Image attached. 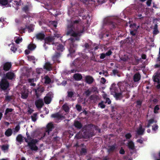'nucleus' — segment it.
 <instances>
[{
  "mask_svg": "<svg viewBox=\"0 0 160 160\" xmlns=\"http://www.w3.org/2000/svg\"><path fill=\"white\" fill-rule=\"evenodd\" d=\"M159 109L158 106H156L154 108V113H157L158 112V111Z\"/></svg>",
  "mask_w": 160,
  "mask_h": 160,
  "instance_id": "nucleus-40",
  "label": "nucleus"
},
{
  "mask_svg": "<svg viewBox=\"0 0 160 160\" xmlns=\"http://www.w3.org/2000/svg\"><path fill=\"white\" fill-rule=\"evenodd\" d=\"M15 75L13 72H9L6 74V77L9 79H12L14 77Z\"/></svg>",
  "mask_w": 160,
  "mask_h": 160,
  "instance_id": "nucleus-21",
  "label": "nucleus"
},
{
  "mask_svg": "<svg viewBox=\"0 0 160 160\" xmlns=\"http://www.w3.org/2000/svg\"><path fill=\"white\" fill-rule=\"evenodd\" d=\"M74 125L78 129H80L82 127V124L79 122L77 121H74Z\"/></svg>",
  "mask_w": 160,
  "mask_h": 160,
  "instance_id": "nucleus-16",
  "label": "nucleus"
},
{
  "mask_svg": "<svg viewBox=\"0 0 160 160\" xmlns=\"http://www.w3.org/2000/svg\"><path fill=\"white\" fill-rule=\"evenodd\" d=\"M13 110V109L12 108H7L5 110V115H6L9 112H12V111Z\"/></svg>",
  "mask_w": 160,
  "mask_h": 160,
  "instance_id": "nucleus-39",
  "label": "nucleus"
},
{
  "mask_svg": "<svg viewBox=\"0 0 160 160\" xmlns=\"http://www.w3.org/2000/svg\"><path fill=\"white\" fill-rule=\"evenodd\" d=\"M106 101L105 102L107 103L108 104H110L111 103V101L110 100L109 98H106Z\"/></svg>",
  "mask_w": 160,
  "mask_h": 160,
  "instance_id": "nucleus-49",
  "label": "nucleus"
},
{
  "mask_svg": "<svg viewBox=\"0 0 160 160\" xmlns=\"http://www.w3.org/2000/svg\"><path fill=\"white\" fill-rule=\"evenodd\" d=\"M119 152H120V153L121 154H123L125 152H124V150L123 149H121L120 150Z\"/></svg>",
  "mask_w": 160,
  "mask_h": 160,
  "instance_id": "nucleus-62",
  "label": "nucleus"
},
{
  "mask_svg": "<svg viewBox=\"0 0 160 160\" xmlns=\"http://www.w3.org/2000/svg\"><path fill=\"white\" fill-rule=\"evenodd\" d=\"M52 37H54V39H55V38L56 37L57 38H59L60 37L62 38V37L61 36V35L58 33H56L54 34V36Z\"/></svg>",
  "mask_w": 160,
  "mask_h": 160,
  "instance_id": "nucleus-44",
  "label": "nucleus"
},
{
  "mask_svg": "<svg viewBox=\"0 0 160 160\" xmlns=\"http://www.w3.org/2000/svg\"><path fill=\"white\" fill-rule=\"evenodd\" d=\"M85 93L87 96H88L90 95V94L91 93V91H90L89 90H88L85 92Z\"/></svg>",
  "mask_w": 160,
  "mask_h": 160,
  "instance_id": "nucleus-52",
  "label": "nucleus"
},
{
  "mask_svg": "<svg viewBox=\"0 0 160 160\" xmlns=\"http://www.w3.org/2000/svg\"><path fill=\"white\" fill-rule=\"evenodd\" d=\"M35 103L36 107L38 109L41 108L44 104L42 99L41 98H39L36 100Z\"/></svg>",
  "mask_w": 160,
  "mask_h": 160,
  "instance_id": "nucleus-3",
  "label": "nucleus"
},
{
  "mask_svg": "<svg viewBox=\"0 0 160 160\" xmlns=\"http://www.w3.org/2000/svg\"><path fill=\"white\" fill-rule=\"evenodd\" d=\"M86 152V150L85 148H82L81 151L82 154H85Z\"/></svg>",
  "mask_w": 160,
  "mask_h": 160,
  "instance_id": "nucleus-47",
  "label": "nucleus"
},
{
  "mask_svg": "<svg viewBox=\"0 0 160 160\" xmlns=\"http://www.w3.org/2000/svg\"><path fill=\"white\" fill-rule=\"evenodd\" d=\"M9 148V145L8 144L3 145L1 146V149L2 150L5 151L8 150Z\"/></svg>",
  "mask_w": 160,
  "mask_h": 160,
  "instance_id": "nucleus-33",
  "label": "nucleus"
},
{
  "mask_svg": "<svg viewBox=\"0 0 160 160\" xmlns=\"http://www.w3.org/2000/svg\"><path fill=\"white\" fill-rule=\"evenodd\" d=\"M52 44L53 45H55V46H57L56 48L58 50L62 52L63 51V46L60 44L58 43H52Z\"/></svg>",
  "mask_w": 160,
  "mask_h": 160,
  "instance_id": "nucleus-11",
  "label": "nucleus"
},
{
  "mask_svg": "<svg viewBox=\"0 0 160 160\" xmlns=\"http://www.w3.org/2000/svg\"><path fill=\"white\" fill-rule=\"evenodd\" d=\"M52 24L55 28L57 27V22L55 21H53L52 22Z\"/></svg>",
  "mask_w": 160,
  "mask_h": 160,
  "instance_id": "nucleus-59",
  "label": "nucleus"
},
{
  "mask_svg": "<svg viewBox=\"0 0 160 160\" xmlns=\"http://www.w3.org/2000/svg\"><path fill=\"white\" fill-rule=\"evenodd\" d=\"M115 147L114 145L109 146L108 151L109 152H112L115 150Z\"/></svg>",
  "mask_w": 160,
  "mask_h": 160,
  "instance_id": "nucleus-32",
  "label": "nucleus"
},
{
  "mask_svg": "<svg viewBox=\"0 0 160 160\" xmlns=\"http://www.w3.org/2000/svg\"><path fill=\"white\" fill-rule=\"evenodd\" d=\"M125 137L127 139H129L131 137V135L129 133H128L125 135Z\"/></svg>",
  "mask_w": 160,
  "mask_h": 160,
  "instance_id": "nucleus-50",
  "label": "nucleus"
},
{
  "mask_svg": "<svg viewBox=\"0 0 160 160\" xmlns=\"http://www.w3.org/2000/svg\"><path fill=\"white\" fill-rule=\"evenodd\" d=\"M35 48V45L33 44H30L28 46V49L30 50H33Z\"/></svg>",
  "mask_w": 160,
  "mask_h": 160,
  "instance_id": "nucleus-34",
  "label": "nucleus"
},
{
  "mask_svg": "<svg viewBox=\"0 0 160 160\" xmlns=\"http://www.w3.org/2000/svg\"><path fill=\"white\" fill-rule=\"evenodd\" d=\"M140 78V76L139 74H135L133 77L134 80L135 82L138 81Z\"/></svg>",
  "mask_w": 160,
  "mask_h": 160,
  "instance_id": "nucleus-25",
  "label": "nucleus"
},
{
  "mask_svg": "<svg viewBox=\"0 0 160 160\" xmlns=\"http://www.w3.org/2000/svg\"><path fill=\"white\" fill-rule=\"evenodd\" d=\"M158 32H159L158 29V25L156 24L155 25L153 28V33L154 34H157Z\"/></svg>",
  "mask_w": 160,
  "mask_h": 160,
  "instance_id": "nucleus-37",
  "label": "nucleus"
},
{
  "mask_svg": "<svg viewBox=\"0 0 160 160\" xmlns=\"http://www.w3.org/2000/svg\"><path fill=\"white\" fill-rule=\"evenodd\" d=\"M144 131V130L142 129V126L140 125L139 128L137 131V133L138 134H142Z\"/></svg>",
  "mask_w": 160,
  "mask_h": 160,
  "instance_id": "nucleus-28",
  "label": "nucleus"
},
{
  "mask_svg": "<svg viewBox=\"0 0 160 160\" xmlns=\"http://www.w3.org/2000/svg\"><path fill=\"white\" fill-rule=\"evenodd\" d=\"M11 66V64L9 62H6L5 63L3 66V69L5 71L8 70Z\"/></svg>",
  "mask_w": 160,
  "mask_h": 160,
  "instance_id": "nucleus-15",
  "label": "nucleus"
},
{
  "mask_svg": "<svg viewBox=\"0 0 160 160\" xmlns=\"http://www.w3.org/2000/svg\"><path fill=\"white\" fill-rule=\"evenodd\" d=\"M22 38H18L15 40V42L17 44H18L20 42L22 41Z\"/></svg>",
  "mask_w": 160,
  "mask_h": 160,
  "instance_id": "nucleus-43",
  "label": "nucleus"
},
{
  "mask_svg": "<svg viewBox=\"0 0 160 160\" xmlns=\"http://www.w3.org/2000/svg\"><path fill=\"white\" fill-rule=\"evenodd\" d=\"M53 97L52 94L51 93H49L47 94V96L44 98V102L46 104L49 103L52 98Z\"/></svg>",
  "mask_w": 160,
  "mask_h": 160,
  "instance_id": "nucleus-6",
  "label": "nucleus"
},
{
  "mask_svg": "<svg viewBox=\"0 0 160 160\" xmlns=\"http://www.w3.org/2000/svg\"><path fill=\"white\" fill-rule=\"evenodd\" d=\"M158 128V126L157 125L155 124L154 126H153L152 128V130H156Z\"/></svg>",
  "mask_w": 160,
  "mask_h": 160,
  "instance_id": "nucleus-56",
  "label": "nucleus"
},
{
  "mask_svg": "<svg viewBox=\"0 0 160 160\" xmlns=\"http://www.w3.org/2000/svg\"><path fill=\"white\" fill-rule=\"evenodd\" d=\"M106 56V54L102 53L101 54L100 58L101 59H103L105 58Z\"/></svg>",
  "mask_w": 160,
  "mask_h": 160,
  "instance_id": "nucleus-53",
  "label": "nucleus"
},
{
  "mask_svg": "<svg viewBox=\"0 0 160 160\" xmlns=\"http://www.w3.org/2000/svg\"><path fill=\"white\" fill-rule=\"evenodd\" d=\"M21 97L23 99H26L28 97V92L27 90L25 89L22 91Z\"/></svg>",
  "mask_w": 160,
  "mask_h": 160,
  "instance_id": "nucleus-9",
  "label": "nucleus"
},
{
  "mask_svg": "<svg viewBox=\"0 0 160 160\" xmlns=\"http://www.w3.org/2000/svg\"><path fill=\"white\" fill-rule=\"evenodd\" d=\"M112 52L111 50H109L106 53V56H109L111 54Z\"/></svg>",
  "mask_w": 160,
  "mask_h": 160,
  "instance_id": "nucleus-55",
  "label": "nucleus"
},
{
  "mask_svg": "<svg viewBox=\"0 0 160 160\" xmlns=\"http://www.w3.org/2000/svg\"><path fill=\"white\" fill-rule=\"evenodd\" d=\"M79 22L78 20H76L73 23H71L70 26H68V31L67 35H70L72 37L69 40L72 43H73L76 41L79 40V37L81 35V33L82 32H79L78 29L75 28V24L78 23Z\"/></svg>",
  "mask_w": 160,
  "mask_h": 160,
  "instance_id": "nucleus-1",
  "label": "nucleus"
},
{
  "mask_svg": "<svg viewBox=\"0 0 160 160\" xmlns=\"http://www.w3.org/2000/svg\"><path fill=\"white\" fill-rule=\"evenodd\" d=\"M118 72L117 70H113V73L115 75V74L117 73Z\"/></svg>",
  "mask_w": 160,
  "mask_h": 160,
  "instance_id": "nucleus-63",
  "label": "nucleus"
},
{
  "mask_svg": "<svg viewBox=\"0 0 160 160\" xmlns=\"http://www.w3.org/2000/svg\"><path fill=\"white\" fill-rule=\"evenodd\" d=\"M60 55L59 53H56L52 57V59L53 61H58V59L60 57Z\"/></svg>",
  "mask_w": 160,
  "mask_h": 160,
  "instance_id": "nucleus-26",
  "label": "nucleus"
},
{
  "mask_svg": "<svg viewBox=\"0 0 160 160\" xmlns=\"http://www.w3.org/2000/svg\"><path fill=\"white\" fill-rule=\"evenodd\" d=\"M93 80L94 79L92 77L90 76H87L85 77V81L89 84H91Z\"/></svg>",
  "mask_w": 160,
  "mask_h": 160,
  "instance_id": "nucleus-10",
  "label": "nucleus"
},
{
  "mask_svg": "<svg viewBox=\"0 0 160 160\" xmlns=\"http://www.w3.org/2000/svg\"><path fill=\"white\" fill-rule=\"evenodd\" d=\"M47 132H48V134H49L50 132L52 131V129L54 128L53 124L51 123H49L47 126Z\"/></svg>",
  "mask_w": 160,
  "mask_h": 160,
  "instance_id": "nucleus-8",
  "label": "nucleus"
},
{
  "mask_svg": "<svg viewBox=\"0 0 160 160\" xmlns=\"http://www.w3.org/2000/svg\"><path fill=\"white\" fill-rule=\"evenodd\" d=\"M8 3V0H0V4L2 5H6Z\"/></svg>",
  "mask_w": 160,
  "mask_h": 160,
  "instance_id": "nucleus-36",
  "label": "nucleus"
},
{
  "mask_svg": "<svg viewBox=\"0 0 160 160\" xmlns=\"http://www.w3.org/2000/svg\"><path fill=\"white\" fill-rule=\"evenodd\" d=\"M45 36L43 33H39L36 34V37L37 39L42 40L43 39Z\"/></svg>",
  "mask_w": 160,
  "mask_h": 160,
  "instance_id": "nucleus-19",
  "label": "nucleus"
},
{
  "mask_svg": "<svg viewBox=\"0 0 160 160\" xmlns=\"http://www.w3.org/2000/svg\"><path fill=\"white\" fill-rule=\"evenodd\" d=\"M51 117L52 118H56L57 119H63L65 118V117L60 112L52 114L51 115Z\"/></svg>",
  "mask_w": 160,
  "mask_h": 160,
  "instance_id": "nucleus-5",
  "label": "nucleus"
},
{
  "mask_svg": "<svg viewBox=\"0 0 160 160\" xmlns=\"http://www.w3.org/2000/svg\"><path fill=\"white\" fill-rule=\"evenodd\" d=\"M20 129V127L19 126H17L15 128H14V132L15 133L18 132Z\"/></svg>",
  "mask_w": 160,
  "mask_h": 160,
  "instance_id": "nucleus-41",
  "label": "nucleus"
},
{
  "mask_svg": "<svg viewBox=\"0 0 160 160\" xmlns=\"http://www.w3.org/2000/svg\"><path fill=\"white\" fill-rule=\"evenodd\" d=\"M38 141L37 139H32L31 141L28 142V145L32 150L37 151L38 149V147L36 146V144Z\"/></svg>",
  "mask_w": 160,
  "mask_h": 160,
  "instance_id": "nucleus-2",
  "label": "nucleus"
},
{
  "mask_svg": "<svg viewBox=\"0 0 160 160\" xmlns=\"http://www.w3.org/2000/svg\"><path fill=\"white\" fill-rule=\"evenodd\" d=\"M34 90L35 92V95L36 96L37 98H38L39 97L38 92H43L44 91V89L43 87H42L41 88H38L37 89H34Z\"/></svg>",
  "mask_w": 160,
  "mask_h": 160,
  "instance_id": "nucleus-12",
  "label": "nucleus"
},
{
  "mask_svg": "<svg viewBox=\"0 0 160 160\" xmlns=\"http://www.w3.org/2000/svg\"><path fill=\"white\" fill-rule=\"evenodd\" d=\"M73 95V93L72 92H68V96L69 97H72Z\"/></svg>",
  "mask_w": 160,
  "mask_h": 160,
  "instance_id": "nucleus-57",
  "label": "nucleus"
},
{
  "mask_svg": "<svg viewBox=\"0 0 160 160\" xmlns=\"http://www.w3.org/2000/svg\"><path fill=\"white\" fill-rule=\"evenodd\" d=\"M12 99V97L10 96H6L5 98L6 100L9 101Z\"/></svg>",
  "mask_w": 160,
  "mask_h": 160,
  "instance_id": "nucleus-48",
  "label": "nucleus"
},
{
  "mask_svg": "<svg viewBox=\"0 0 160 160\" xmlns=\"http://www.w3.org/2000/svg\"><path fill=\"white\" fill-rule=\"evenodd\" d=\"M28 81L31 86H35L36 85L35 82H36V79H29L28 80Z\"/></svg>",
  "mask_w": 160,
  "mask_h": 160,
  "instance_id": "nucleus-18",
  "label": "nucleus"
},
{
  "mask_svg": "<svg viewBox=\"0 0 160 160\" xmlns=\"http://www.w3.org/2000/svg\"><path fill=\"white\" fill-rule=\"evenodd\" d=\"M153 81L154 82H157V83L158 84L156 86L157 88H160V81L158 76L156 75L154 77Z\"/></svg>",
  "mask_w": 160,
  "mask_h": 160,
  "instance_id": "nucleus-13",
  "label": "nucleus"
},
{
  "mask_svg": "<svg viewBox=\"0 0 160 160\" xmlns=\"http://www.w3.org/2000/svg\"><path fill=\"white\" fill-rule=\"evenodd\" d=\"M45 81V83L46 84H49L51 82V80L50 78L48 76H45L44 78Z\"/></svg>",
  "mask_w": 160,
  "mask_h": 160,
  "instance_id": "nucleus-30",
  "label": "nucleus"
},
{
  "mask_svg": "<svg viewBox=\"0 0 160 160\" xmlns=\"http://www.w3.org/2000/svg\"><path fill=\"white\" fill-rule=\"evenodd\" d=\"M27 135V138L28 140H29L30 141H31V140H32L31 139V137H30L29 136V135L28 134V133H26Z\"/></svg>",
  "mask_w": 160,
  "mask_h": 160,
  "instance_id": "nucleus-61",
  "label": "nucleus"
},
{
  "mask_svg": "<svg viewBox=\"0 0 160 160\" xmlns=\"http://www.w3.org/2000/svg\"><path fill=\"white\" fill-rule=\"evenodd\" d=\"M152 0H148L147 2V4L148 6H149L151 5Z\"/></svg>",
  "mask_w": 160,
  "mask_h": 160,
  "instance_id": "nucleus-54",
  "label": "nucleus"
},
{
  "mask_svg": "<svg viewBox=\"0 0 160 160\" xmlns=\"http://www.w3.org/2000/svg\"><path fill=\"white\" fill-rule=\"evenodd\" d=\"M106 81V80L104 78H101L100 82L104 84L105 82Z\"/></svg>",
  "mask_w": 160,
  "mask_h": 160,
  "instance_id": "nucleus-51",
  "label": "nucleus"
},
{
  "mask_svg": "<svg viewBox=\"0 0 160 160\" xmlns=\"http://www.w3.org/2000/svg\"><path fill=\"white\" fill-rule=\"evenodd\" d=\"M9 83L5 79H2L0 83V86L2 89H6L8 87Z\"/></svg>",
  "mask_w": 160,
  "mask_h": 160,
  "instance_id": "nucleus-4",
  "label": "nucleus"
},
{
  "mask_svg": "<svg viewBox=\"0 0 160 160\" xmlns=\"http://www.w3.org/2000/svg\"><path fill=\"white\" fill-rule=\"evenodd\" d=\"M113 95L117 99H119L122 98L121 94L119 93H118L116 92Z\"/></svg>",
  "mask_w": 160,
  "mask_h": 160,
  "instance_id": "nucleus-35",
  "label": "nucleus"
},
{
  "mask_svg": "<svg viewBox=\"0 0 160 160\" xmlns=\"http://www.w3.org/2000/svg\"><path fill=\"white\" fill-rule=\"evenodd\" d=\"M37 113H34L31 116L32 119L33 121L35 122L37 119Z\"/></svg>",
  "mask_w": 160,
  "mask_h": 160,
  "instance_id": "nucleus-38",
  "label": "nucleus"
},
{
  "mask_svg": "<svg viewBox=\"0 0 160 160\" xmlns=\"http://www.w3.org/2000/svg\"><path fill=\"white\" fill-rule=\"evenodd\" d=\"M28 7L27 6H26L25 7H24L23 8L22 10L23 11H25V12H27L28 11Z\"/></svg>",
  "mask_w": 160,
  "mask_h": 160,
  "instance_id": "nucleus-46",
  "label": "nucleus"
},
{
  "mask_svg": "<svg viewBox=\"0 0 160 160\" xmlns=\"http://www.w3.org/2000/svg\"><path fill=\"white\" fill-rule=\"evenodd\" d=\"M62 108L66 112H68L69 111V108L66 104H65L62 106Z\"/></svg>",
  "mask_w": 160,
  "mask_h": 160,
  "instance_id": "nucleus-27",
  "label": "nucleus"
},
{
  "mask_svg": "<svg viewBox=\"0 0 160 160\" xmlns=\"http://www.w3.org/2000/svg\"><path fill=\"white\" fill-rule=\"evenodd\" d=\"M12 133V131L11 129H8L5 132V134L7 137L11 136Z\"/></svg>",
  "mask_w": 160,
  "mask_h": 160,
  "instance_id": "nucleus-23",
  "label": "nucleus"
},
{
  "mask_svg": "<svg viewBox=\"0 0 160 160\" xmlns=\"http://www.w3.org/2000/svg\"><path fill=\"white\" fill-rule=\"evenodd\" d=\"M54 40V38L52 37H48L45 39V43L44 46H45L46 43L49 44Z\"/></svg>",
  "mask_w": 160,
  "mask_h": 160,
  "instance_id": "nucleus-7",
  "label": "nucleus"
},
{
  "mask_svg": "<svg viewBox=\"0 0 160 160\" xmlns=\"http://www.w3.org/2000/svg\"><path fill=\"white\" fill-rule=\"evenodd\" d=\"M156 122V121L154 119H150L148 121V123L146 127L148 128L152 124Z\"/></svg>",
  "mask_w": 160,
  "mask_h": 160,
  "instance_id": "nucleus-29",
  "label": "nucleus"
},
{
  "mask_svg": "<svg viewBox=\"0 0 160 160\" xmlns=\"http://www.w3.org/2000/svg\"><path fill=\"white\" fill-rule=\"evenodd\" d=\"M146 55L145 54H143L142 55V58L143 59H145L146 58Z\"/></svg>",
  "mask_w": 160,
  "mask_h": 160,
  "instance_id": "nucleus-64",
  "label": "nucleus"
},
{
  "mask_svg": "<svg viewBox=\"0 0 160 160\" xmlns=\"http://www.w3.org/2000/svg\"><path fill=\"white\" fill-rule=\"evenodd\" d=\"M21 0H19V2H18L17 1H14V2H15L16 5H21Z\"/></svg>",
  "mask_w": 160,
  "mask_h": 160,
  "instance_id": "nucleus-58",
  "label": "nucleus"
},
{
  "mask_svg": "<svg viewBox=\"0 0 160 160\" xmlns=\"http://www.w3.org/2000/svg\"><path fill=\"white\" fill-rule=\"evenodd\" d=\"M33 111V110L30 108H28V112L30 114Z\"/></svg>",
  "mask_w": 160,
  "mask_h": 160,
  "instance_id": "nucleus-60",
  "label": "nucleus"
},
{
  "mask_svg": "<svg viewBox=\"0 0 160 160\" xmlns=\"http://www.w3.org/2000/svg\"><path fill=\"white\" fill-rule=\"evenodd\" d=\"M23 139L24 138L21 134L18 135L16 138L17 141L20 143L23 141Z\"/></svg>",
  "mask_w": 160,
  "mask_h": 160,
  "instance_id": "nucleus-20",
  "label": "nucleus"
},
{
  "mask_svg": "<svg viewBox=\"0 0 160 160\" xmlns=\"http://www.w3.org/2000/svg\"><path fill=\"white\" fill-rule=\"evenodd\" d=\"M9 46L11 48V50L13 52H15L17 50V48L14 46L13 43L9 45Z\"/></svg>",
  "mask_w": 160,
  "mask_h": 160,
  "instance_id": "nucleus-31",
  "label": "nucleus"
},
{
  "mask_svg": "<svg viewBox=\"0 0 160 160\" xmlns=\"http://www.w3.org/2000/svg\"><path fill=\"white\" fill-rule=\"evenodd\" d=\"M98 106L102 108H104L105 107V105L103 104V102H102L98 104Z\"/></svg>",
  "mask_w": 160,
  "mask_h": 160,
  "instance_id": "nucleus-42",
  "label": "nucleus"
},
{
  "mask_svg": "<svg viewBox=\"0 0 160 160\" xmlns=\"http://www.w3.org/2000/svg\"><path fill=\"white\" fill-rule=\"evenodd\" d=\"M128 146L129 149H133L134 148V145L133 142L131 141H128Z\"/></svg>",
  "mask_w": 160,
  "mask_h": 160,
  "instance_id": "nucleus-24",
  "label": "nucleus"
},
{
  "mask_svg": "<svg viewBox=\"0 0 160 160\" xmlns=\"http://www.w3.org/2000/svg\"><path fill=\"white\" fill-rule=\"evenodd\" d=\"M44 68L47 70L50 71L52 69V65L49 63L47 62L44 65Z\"/></svg>",
  "mask_w": 160,
  "mask_h": 160,
  "instance_id": "nucleus-17",
  "label": "nucleus"
},
{
  "mask_svg": "<svg viewBox=\"0 0 160 160\" xmlns=\"http://www.w3.org/2000/svg\"><path fill=\"white\" fill-rule=\"evenodd\" d=\"M73 78L75 80L79 81L82 78V76L81 74L79 73H76L74 74Z\"/></svg>",
  "mask_w": 160,
  "mask_h": 160,
  "instance_id": "nucleus-14",
  "label": "nucleus"
},
{
  "mask_svg": "<svg viewBox=\"0 0 160 160\" xmlns=\"http://www.w3.org/2000/svg\"><path fill=\"white\" fill-rule=\"evenodd\" d=\"M111 94L113 95H114L117 92V89L114 85H112L110 88Z\"/></svg>",
  "mask_w": 160,
  "mask_h": 160,
  "instance_id": "nucleus-22",
  "label": "nucleus"
},
{
  "mask_svg": "<svg viewBox=\"0 0 160 160\" xmlns=\"http://www.w3.org/2000/svg\"><path fill=\"white\" fill-rule=\"evenodd\" d=\"M76 108L77 110L79 112L81 110L82 108L81 106L78 105H76Z\"/></svg>",
  "mask_w": 160,
  "mask_h": 160,
  "instance_id": "nucleus-45",
  "label": "nucleus"
}]
</instances>
